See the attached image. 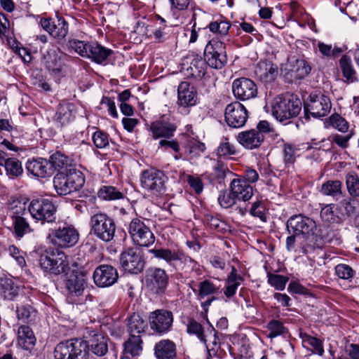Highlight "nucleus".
I'll return each instance as SVG.
<instances>
[{"mask_svg": "<svg viewBox=\"0 0 359 359\" xmlns=\"http://www.w3.org/2000/svg\"><path fill=\"white\" fill-rule=\"evenodd\" d=\"M311 70V66L305 60L290 58L286 64L281 65L280 74L285 80L292 83L305 78Z\"/></svg>", "mask_w": 359, "mask_h": 359, "instance_id": "nucleus-12", "label": "nucleus"}, {"mask_svg": "<svg viewBox=\"0 0 359 359\" xmlns=\"http://www.w3.org/2000/svg\"><path fill=\"white\" fill-rule=\"evenodd\" d=\"M28 205L27 203L22 199L13 200L9 204V210L11 211V216H22L25 212Z\"/></svg>", "mask_w": 359, "mask_h": 359, "instance_id": "nucleus-55", "label": "nucleus"}, {"mask_svg": "<svg viewBox=\"0 0 359 359\" xmlns=\"http://www.w3.org/2000/svg\"><path fill=\"white\" fill-rule=\"evenodd\" d=\"M219 291V287L210 279L203 280L198 283V289L194 290L197 299L202 300L208 297L205 301L201 302V307L205 312L208 311L212 302L217 299L214 294L218 293Z\"/></svg>", "mask_w": 359, "mask_h": 359, "instance_id": "nucleus-18", "label": "nucleus"}, {"mask_svg": "<svg viewBox=\"0 0 359 359\" xmlns=\"http://www.w3.org/2000/svg\"><path fill=\"white\" fill-rule=\"evenodd\" d=\"M230 187L236 200L246 201L253 195L252 187L243 179H233Z\"/></svg>", "mask_w": 359, "mask_h": 359, "instance_id": "nucleus-27", "label": "nucleus"}, {"mask_svg": "<svg viewBox=\"0 0 359 359\" xmlns=\"http://www.w3.org/2000/svg\"><path fill=\"white\" fill-rule=\"evenodd\" d=\"M187 332L188 333L196 334L201 341L205 342L206 340L203 334V328L202 325L194 318H190L188 320Z\"/></svg>", "mask_w": 359, "mask_h": 359, "instance_id": "nucleus-56", "label": "nucleus"}, {"mask_svg": "<svg viewBox=\"0 0 359 359\" xmlns=\"http://www.w3.org/2000/svg\"><path fill=\"white\" fill-rule=\"evenodd\" d=\"M318 48L320 52L326 57H337L341 53L342 50L338 47H332L324 43H318Z\"/></svg>", "mask_w": 359, "mask_h": 359, "instance_id": "nucleus-59", "label": "nucleus"}, {"mask_svg": "<svg viewBox=\"0 0 359 359\" xmlns=\"http://www.w3.org/2000/svg\"><path fill=\"white\" fill-rule=\"evenodd\" d=\"M337 205L344 220L346 217L355 213L357 209L356 205H359V198H353L351 196L346 197L339 203H337Z\"/></svg>", "mask_w": 359, "mask_h": 359, "instance_id": "nucleus-40", "label": "nucleus"}, {"mask_svg": "<svg viewBox=\"0 0 359 359\" xmlns=\"http://www.w3.org/2000/svg\"><path fill=\"white\" fill-rule=\"evenodd\" d=\"M90 233L98 240L109 243L114 239L116 224L114 219L104 212H99L90 217Z\"/></svg>", "mask_w": 359, "mask_h": 359, "instance_id": "nucleus-2", "label": "nucleus"}, {"mask_svg": "<svg viewBox=\"0 0 359 359\" xmlns=\"http://www.w3.org/2000/svg\"><path fill=\"white\" fill-rule=\"evenodd\" d=\"M267 60H261L256 65L255 69V74L258 80L264 83L265 85L269 82V69Z\"/></svg>", "mask_w": 359, "mask_h": 359, "instance_id": "nucleus-49", "label": "nucleus"}, {"mask_svg": "<svg viewBox=\"0 0 359 359\" xmlns=\"http://www.w3.org/2000/svg\"><path fill=\"white\" fill-rule=\"evenodd\" d=\"M237 140L242 146L248 149L259 147L264 141L262 136L257 134L254 129L238 133Z\"/></svg>", "mask_w": 359, "mask_h": 359, "instance_id": "nucleus-29", "label": "nucleus"}, {"mask_svg": "<svg viewBox=\"0 0 359 359\" xmlns=\"http://www.w3.org/2000/svg\"><path fill=\"white\" fill-rule=\"evenodd\" d=\"M84 184V175L74 168H69L67 172H59L53 177L54 188L60 196L79 191Z\"/></svg>", "mask_w": 359, "mask_h": 359, "instance_id": "nucleus-1", "label": "nucleus"}, {"mask_svg": "<svg viewBox=\"0 0 359 359\" xmlns=\"http://www.w3.org/2000/svg\"><path fill=\"white\" fill-rule=\"evenodd\" d=\"M55 359H90L86 341L71 339L57 344L54 349Z\"/></svg>", "mask_w": 359, "mask_h": 359, "instance_id": "nucleus-5", "label": "nucleus"}, {"mask_svg": "<svg viewBox=\"0 0 359 359\" xmlns=\"http://www.w3.org/2000/svg\"><path fill=\"white\" fill-rule=\"evenodd\" d=\"M93 277L97 286L105 287L114 285L118 280V274L114 266L102 264L95 269Z\"/></svg>", "mask_w": 359, "mask_h": 359, "instance_id": "nucleus-19", "label": "nucleus"}, {"mask_svg": "<svg viewBox=\"0 0 359 359\" xmlns=\"http://www.w3.org/2000/svg\"><path fill=\"white\" fill-rule=\"evenodd\" d=\"M236 153L235 146L231 144L227 139L220 143L217 150V154L219 157L235 155Z\"/></svg>", "mask_w": 359, "mask_h": 359, "instance_id": "nucleus-57", "label": "nucleus"}, {"mask_svg": "<svg viewBox=\"0 0 359 359\" xmlns=\"http://www.w3.org/2000/svg\"><path fill=\"white\" fill-rule=\"evenodd\" d=\"M37 311L32 306L26 304L17 308L18 318L23 323H32L35 321Z\"/></svg>", "mask_w": 359, "mask_h": 359, "instance_id": "nucleus-46", "label": "nucleus"}, {"mask_svg": "<svg viewBox=\"0 0 359 359\" xmlns=\"http://www.w3.org/2000/svg\"><path fill=\"white\" fill-rule=\"evenodd\" d=\"M242 280L243 277L238 275L236 269L232 266L231 271L227 276L226 285L224 287V294L226 298L231 299L234 296Z\"/></svg>", "mask_w": 359, "mask_h": 359, "instance_id": "nucleus-34", "label": "nucleus"}, {"mask_svg": "<svg viewBox=\"0 0 359 359\" xmlns=\"http://www.w3.org/2000/svg\"><path fill=\"white\" fill-rule=\"evenodd\" d=\"M36 339L32 329L27 325H21L18 330V344L25 350H32L36 344Z\"/></svg>", "mask_w": 359, "mask_h": 359, "instance_id": "nucleus-30", "label": "nucleus"}, {"mask_svg": "<svg viewBox=\"0 0 359 359\" xmlns=\"http://www.w3.org/2000/svg\"><path fill=\"white\" fill-rule=\"evenodd\" d=\"M26 169L34 177L45 178L52 175L51 165L46 158H33L26 163Z\"/></svg>", "mask_w": 359, "mask_h": 359, "instance_id": "nucleus-24", "label": "nucleus"}, {"mask_svg": "<svg viewBox=\"0 0 359 359\" xmlns=\"http://www.w3.org/2000/svg\"><path fill=\"white\" fill-rule=\"evenodd\" d=\"M28 211L32 217L41 224L53 223L56 219L57 206L52 199L37 198L30 201Z\"/></svg>", "mask_w": 359, "mask_h": 359, "instance_id": "nucleus-4", "label": "nucleus"}, {"mask_svg": "<svg viewBox=\"0 0 359 359\" xmlns=\"http://www.w3.org/2000/svg\"><path fill=\"white\" fill-rule=\"evenodd\" d=\"M340 67L341 69L343 76L349 81L353 82L355 79V70L353 68L351 60L346 55L342 56L339 60Z\"/></svg>", "mask_w": 359, "mask_h": 359, "instance_id": "nucleus-51", "label": "nucleus"}, {"mask_svg": "<svg viewBox=\"0 0 359 359\" xmlns=\"http://www.w3.org/2000/svg\"><path fill=\"white\" fill-rule=\"evenodd\" d=\"M176 129L177 126L175 123L163 118L152 122L150 126L152 137L156 140L161 137H172Z\"/></svg>", "mask_w": 359, "mask_h": 359, "instance_id": "nucleus-25", "label": "nucleus"}, {"mask_svg": "<svg viewBox=\"0 0 359 359\" xmlns=\"http://www.w3.org/2000/svg\"><path fill=\"white\" fill-rule=\"evenodd\" d=\"M168 276L161 268H151L147 271V281L151 290L156 294L163 292L168 284Z\"/></svg>", "mask_w": 359, "mask_h": 359, "instance_id": "nucleus-22", "label": "nucleus"}, {"mask_svg": "<svg viewBox=\"0 0 359 359\" xmlns=\"http://www.w3.org/2000/svg\"><path fill=\"white\" fill-rule=\"evenodd\" d=\"M287 281L286 276L271 273V285L274 286L276 290H284Z\"/></svg>", "mask_w": 359, "mask_h": 359, "instance_id": "nucleus-62", "label": "nucleus"}, {"mask_svg": "<svg viewBox=\"0 0 359 359\" xmlns=\"http://www.w3.org/2000/svg\"><path fill=\"white\" fill-rule=\"evenodd\" d=\"M39 264L46 272L53 274L66 273L69 268V263L65 254L58 249L49 248L40 256Z\"/></svg>", "mask_w": 359, "mask_h": 359, "instance_id": "nucleus-6", "label": "nucleus"}, {"mask_svg": "<svg viewBox=\"0 0 359 359\" xmlns=\"http://www.w3.org/2000/svg\"><path fill=\"white\" fill-rule=\"evenodd\" d=\"M335 272L339 278L344 280H348L351 278L354 275V271L352 268L344 264H340L336 266Z\"/></svg>", "mask_w": 359, "mask_h": 359, "instance_id": "nucleus-60", "label": "nucleus"}, {"mask_svg": "<svg viewBox=\"0 0 359 359\" xmlns=\"http://www.w3.org/2000/svg\"><path fill=\"white\" fill-rule=\"evenodd\" d=\"M79 234L70 224L60 223L55 229H50L48 236L49 242L61 248L74 246L78 242Z\"/></svg>", "mask_w": 359, "mask_h": 359, "instance_id": "nucleus-8", "label": "nucleus"}, {"mask_svg": "<svg viewBox=\"0 0 359 359\" xmlns=\"http://www.w3.org/2000/svg\"><path fill=\"white\" fill-rule=\"evenodd\" d=\"M299 337L302 340V344L304 347H311L313 353L319 355H323L324 353V348L323 342L320 339L311 337L305 332H300Z\"/></svg>", "mask_w": 359, "mask_h": 359, "instance_id": "nucleus-44", "label": "nucleus"}, {"mask_svg": "<svg viewBox=\"0 0 359 359\" xmlns=\"http://www.w3.org/2000/svg\"><path fill=\"white\" fill-rule=\"evenodd\" d=\"M205 149V146L203 143L200 142H193L189 143L188 147V153L191 158L198 156Z\"/></svg>", "mask_w": 359, "mask_h": 359, "instance_id": "nucleus-63", "label": "nucleus"}, {"mask_svg": "<svg viewBox=\"0 0 359 359\" xmlns=\"http://www.w3.org/2000/svg\"><path fill=\"white\" fill-rule=\"evenodd\" d=\"M327 123L329 126H332L341 133L346 132L348 128V125L346 121L337 114H332L329 118Z\"/></svg>", "mask_w": 359, "mask_h": 359, "instance_id": "nucleus-54", "label": "nucleus"}, {"mask_svg": "<svg viewBox=\"0 0 359 359\" xmlns=\"http://www.w3.org/2000/svg\"><path fill=\"white\" fill-rule=\"evenodd\" d=\"M121 267L125 271L137 274L144 268L145 261L139 250L128 248L123 251L119 257Z\"/></svg>", "mask_w": 359, "mask_h": 359, "instance_id": "nucleus-14", "label": "nucleus"}, {"mask_svg": "<svg viewBox=\"0 0 359 359\" xmlns=\"http://www.w3.org/2000/svg\"><path fill=\"white\" fill-rule=\"evenodd\" d=\"M196 102L197 93L194 87L188 82H181L177 88L178 106L185 109L196 105Z\"/></svg>", "mask_w": 359, "mask_h": 359, "instance_id": "nucleus-23", "label": "nucleus"}, {"mask_svg": "<svg viewBox=\"0 0 359 359\" xmlns=\"http://www.w3.org/2000/svg\"><path fill=\"white\" fill-rule=\"evenodd\" d=\"M342 184L339 180H328L320 187V193L324 196H332L338 199L343 196Z\"/></svg>", "mask_w": 359, "mask_h": 359, "instance_id": "nucleus-41", "label": "nucleus"}, {"mask_svg": "<svg viewBox=\"0 0 359 359\" xmlns=\"http://www.w3.org/2000/svg\"><path fill=\"white\" fill-rule=\"evenodd\" d=\"M154 355L157 359H176V345L170 339H162L156 344Z\"/></svg>", "mask_w": 359, "mask_h": 359, "instance_id": "nucleus-28", "label": "nucleus"}, {"mask_svg": "<svg viewBox=\"0 0 359 359\" xmlns=\"http://www.w3.org/2000/svg\"><path fill=\"white\" fill-rule=\"evenodd\" d=\"M248 118L245 107L238 102H234L227 105L225 109V120L232 128H241L245 125Z\"/></svg>", "mask_w": 359, "mask_h": 359, "instance_id": "nucleus-17", "label": "nucleus"}, {"mask_svg": "<svg viewBox=\"0 0 359 359\" xmlns=\"http://www.w3.org/2000/svg\"><path fill=\"white\" fill-rule=\"evenodd\" d=\"M128 233L133 242L140 247H149L155 242L150 228L140 218H134L128 226Z\"/></svg>", "mask_w": 359, "mask_h": 359, "instance_id": "nucleus-11", "label": "nucleus"}, {"mask_svg": "<svg viewBox=\"0 0 359 359\" xmlns=\"http://www.w3.org/2000/svg\"><path fill=\"white\" fill-rule=\"evenodd\" d=\"M208 27L210 32L218 34L221 36H226L229 33L231 25L229 22L219 19L209 24Z\"/></svg>", "mask_w": 359, "mask_h": 359, "instance_id": "nucleus-52", "label": "nucleus"}, {"mask_svg": "<svg viewBox=\"0 0 359 359\" xmlns=\"http://www.w3.org/2000/svg\"><path fill=\"white\" fill-rule=\"evenodd\" d=\"M53 28L52 32H50V35L55 39H63L68 34V23L62 17L58 18L57 22H54Z\"/></svg>", "mask_w": 359, "mask_h": 359, "instance_id": "nucleus-48", "label": "nucleus"}, {"mask_svg": "<svg viewBox=\"0 0 359 359\" xmlns=\"http://www.w3.org/2000/svg\"><path fill=\"white\" fill-rule=\"evenodd\" d=\"M338 206L335 203L324 205L320 210V217L326 222L339 224L344 221L342 214L339 212Z\"/></svg>", "mask_w": 359, "mask_h": 359, "instance_id": "nucleus-33", "label": "nucleus"}, {"mask_svg": "<svg viewBox=\"0 0 359 359\" xmlns=\"http://www.w3.org/2000/svg\"><path fill=\"white\" fill-rule=\"evenodd\" d=\"M90 43L84 42L77 39L69 41V48L74 50L83 57H87Z\"/></svg>", "mask_w": 359, "mask_h": 359, "instance_id": "nucleus-53", "label": "nucleus"}, {"mask_svg": "<svg viewBox=\"0 0 359 359\" xmlns=\"http://www.w3.org/2000/svg\"><path fill=\"white\" fill-rule=\"evenodd\" d=\"M73 109L74 106L71 103L60 104L55 114V121L59 123L61 126L67 125L74 118Z\"/></svg>", "mask_w": 359, "mask_h": 359, "instance_id": "nucleus-37", "label": "nucleus"}, {"mask_svg": "<svg viewBox=\"0 0 359 359\" xmlns=\"http://www.w3.org/2000/svg\"><path fill=\"white\" fill-rule=\"evenodd\" d=\"M86 286L87 281L81 271H72L66 274L65 287L71 297L82 296Z\"/></svg>", "mask_w": 359, "mask_h": 359, "instance_id": "nucleus-21", "label": "nucleus"}, {"mask_svg": "<svg viewBox=\"0 0 359 359\" xmlns=\"http://www.w3.org/2000/svg\"><path fill=\"white\" fill-rule=\"evenodd\" d=\"M15 236L22 238L25 234L29 233L32 229L29 223L22 216H11Z\"/></svg>", "mask_w": 359, "mask_h": 359, "instance_id": "nucleus-47", "label": "nucleus"}, {"mask_svg": "<svg viewBox=\"0 0 359 359\" xmlns=\"http://www.w3.org/2000/svg\"><path fill=\"white\" fill-rule=\"evenodd\" d=\"M6 174L11 177H18L23 172V168L21 162L16 158H11L8 160L5 167Z\"/></svg>", "mask_w": 359, "mask_h": 359, "instance_id": "nucleus-50", "label": "nucleus"}, {"mask_svg": "<svg viewBox=\"0 0 359 359\" xmlns=\"http://www.w3.org/2000/svg\"><path fill=\"white\" fill-rule=\"evenodd\" d=\"M204 60L211 68L222 69L227 63L226 44L218 40H210L205 48Z\"/></svg>", "mask_w": 359, "mask_h": 359, "instance_id": "nucleus-10", "label": "nucleus"}, {"mask_svg": "<svg viewBox=\"0 0 359 359\" xmlns=\"http://www.w3.org/2000/svg\"><path fill=\"white\" fill-rule=\"evenodd\" d=\"M302 103L293 95H280L275 97L271 104L272 114L280 122L297 116L301 111Z\"/></svg>", "mask_w": 359, "mask_h": 359, "instance_id": "nucleus-3", "label": "nucleus"}, {"mask_svg": "<svg viewBox=\"0 0 359 359\" xmlns=\"http://www.w3.org/2000/svg\"><path fill=\"white\" fill-rule=\"evenodd\" d=\"M43 62L46 68L53 74H60L62 72L60 57L55 50H48L43 56Z\"/></svg>", "mask_w": 359, "mask_h": 359, "instance_id": "nucleus-36", "label": "nucleus"}, {"mask_svg": "<svg viewBox=\"0 0 359 359\" xmlns=\"http://www.w3.org/2000/svg\"><path fill=\"white\" fill-rule=\"evenodd\" d=\"M316 228V222L312 219L302 215L291 217L287 222V229L290 233L304 238L313 235Z\"/></svg>", "mask_w": 359, "mask_h": 359, "instance_id": "nucleus-16", "label": "nucleus"}, {"mask_svg": "<svg viewBox=\"0 0 359 359\" xmlns=\"http://www.w3.org/2000/svg\"><path fill=\"white\" fill-rule=\"evenodd\" d=\"M331 107V101L327 96L323 94H311L310 100L304 104V111L306 115L320 118L328 114Z\"/></svg>", "mask_w": 359, "mask_h": 359, "instance_id": "nucleus-15", "label": "nucleus"}, {"mask_svg": "<svg viewBox=\"0 0 359 359\" xmlns=\"http://www.w3.org/2000/svg\"><path fill=\"white\" fill-rule=\"evenodd\" d=\"M87 353L90 351L97 356H104L108 352V339L102 334L94 332L91 337L86 341Z\"/></svg>", "mask_w": 359, "mask_h": 359, "instance_id": "nucleus-26", "label": "nucleus"}, {"mask_svg": "<svg viewBox=\"0 0 359 359\" xmlns=\"http://www.w3.org/2000/svg\"><path fill=\"white\" fill-rule=\"evenodd\" d=\"M147 323L138 314L134 313L128 318V327L130 335L137 336L144 332Z\"/></svg>", "mask_w": 359, "mask_h": 359, "instance_id": "nucleus-42", "label": "nucleus"}, {"mask_svg": "<svg viewBox=\"0 0 359 359\" xmlns=\"http://www.w3.org/2000/svg\"><path fill=\"white\" fill-rule=\"evenodd\" d=\"M168 180V177L163 172L155 168L144 170L140 177L142 188L156 197H161L165 194Z\"/></svg>", "mask_w": 359, "mask_h": 359, "instance_id": "nucleus-7", "label": "nucleus"}, {"mask_svg": "<svg viewBox=\"0 0 359 359\" xmlns=\"http://www.w3.org/2000/svg\"><path fill=\"white\" fill-rule=\"evenodd\" d=\"M20 291L18 284L10 277L0 278V294L5 299L12 300Z\"/></svg>", "mask_w": 359, "mask_h": 359, "instance_id": "nucleus-31", "label": "nucleus"}, {"mask_svg": "<svg viewBox=\"0 0 359 359\" xmlns=\"http://www.w3.org/2000/svg\"><path fill=\"white\" fill-rule=\"evenodd\" d=\"M142 341L140 335H130L128 339L123 344V354L126 358L139 355L142 350Z\"/></svg>", "mask_w": 359, "mask_h": 359, "instance_id": "nucleus-38", "label": "nucleus"}, {"mask_svg": "<svg viewBox=\"0 0 359 359\" xmlns=\"http://www.w3.org/2000/svg\"><path fill=\"white\" fill-rule=\"evenodd\" d=\"M113 53L111 49L107 48L97 43H90L87 58L92 61L102 64Z\"/></svg>", "mask_w": 359, "mask_h": 359, "instance_id": "nucleus-32", "label": "nucleus"}, {"mask_svg": "<svg viewBox=\"0 0 359 359\" xmlns=\"http://www.w3.org/2000/svg\"><path fill=\"white\" fill-rule=\"evenodd\" d=\"M345 184L349 196L359 198V176L355 171H349L345 175Z\"/></svg>", "mask_w": 359, "mask_h": 359, "instance_id": "nucleus-43", "label": "nucleus"}, {"mask_svg": "<svg viewBox=\"0 0 359 359\" xmlns=\"http://www.w3.org/2000/svg\"><path fill=\"white\" fill-rule=\"evenodd\" d=\"M51 165L52 175L55 170L59 172H67L69 169L68 167L71 165L69 158L60 151H57L50 156L48 160Z\"/></svg>", "mask_w": 359, "mask_h": 359, "instance_id": "nucleus-35", "label": "nucleus"}, {"mask_svg": "<svg viewBox=\"0 0 359 359\" xmlns=\"http://www.w3.org/2000/svg\"><path fill=\"white\" fill-rule=\"evenodd\" d=\"M98 197L105 201L120 200L125 198V194L113 186H102L98 191Z\"/></svg>", "mask_w": 359, "mask_h": 359, "instance_id": "nucleus-45", "label": "nucleus"}, {"mask_svg": "<svg viewBox=\"0 0 359 359\" xmlns=\"http://www.w3.org/2000/svg\"><path fill=\"white\" fill-rule=\"evenodd\" d=\"M154 257L161 259L165 261V262L172 266L176 267V264L180 262L184 264V266L182 270L185 273L190 272L191 271H200L199 265L190 257H184L183 255L176 250H172L169 248H158L151 249L149 250Z\"/></svg>", "mask_w": 359, "mask_h": 359, "instance_id": "nucleus-9", "label": "nucleus"}, {"mask_svg": "<svg viewBox=\"0 0 359 359\" xmlns=\"http://www.w3.org/2000/svg\"><path fill=\"white\" fill-rule=\"evenodd\" d=\"M173 314L166 309H157L150 313L149 323L151 330L156 334L163 335L172 330Z\"/></svg>", "mask_w": 359, "mask_h": 359, "instance_id": "nucleus-13", "label": "nucleus"}, {"mask_svg": "<svg viewBox=\"0 0 359 359\" xmlns=\"http://www.w3.org/2000/svg\"><path fill=\"white\" fill-rule=\"evenodd\" d=\"M100 103L107 107L108 112L111 116L116 118L118 117L115 102L110 97L104 96Z\"/></svg>", "mask_w": 359, "mask_h": 359, "instance_id": "nucleus-64", "label": "nucleus"}, {"mask_svg": "<svg viewBox=\"0 0 359 359\" xmlns=\"http://www.w3.org/2000/svg\"><path fill=\"white\" fill-rule=\"evenodd\" d=\"M93 141L95 146L99 149H104L109 146V140L107 134L97 130L93 135Z\"/></svg>", "mask_w": 359, "mask_h": 359, "instance_id": "nucleus-61", "label": "nucleus"}, {"mask_svg": "<svg viewBox=\"0 0 359 359\" xmlns=\"http://www.w3.org/2000/svg\"><path fill=\"white\" fill-rule=\"evenodd\" d=\"M236 201V197L232 194L231 190L230 192L224 191L222 192L218 197V202L219 205L224 208H229L233 206Z\"/></svg>", "mask_w": 359, "mask_h": 359, "instance_id": "nucleus-58", "label": "nucleus"}, {"mask_svg": "<svg viewBox=\"0 0 359 359\" xmlns=\"http://www.w3.org/2000/svg\"><path fill=\"white\" fill-rule=\"evenodd\" d=\"M232 91L237 99L248 100L256 97L257 88L252 80L242 77L234 80L232 83Z\"/></svg>", "mask_w": 359, "mask_h": 359, "instance_id": "nucleus-20", "label": "nucleus"}, {"mask_svg": "<svg viewBox=\"0 0 359 359\" xmlns=\"http://www.w3.org/2000/svg\"><path fill=\"white\" fill-rule=\"evenodd\" d=\"M207 63L202 58H194L190 63V66L187 69L188 76L195 79H201L205 74Z\"/></svg>", "mask_w": 359, "mask_h": 359, "instance_id": "nucleus-39", "label": "nucleus"}]
</instances>
